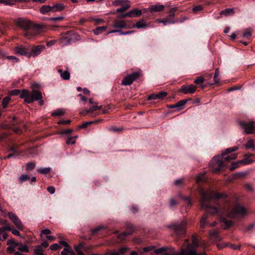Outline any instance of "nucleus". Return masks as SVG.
Segmentation results:
<instances>
[{"mask_svg": "<svg viewBox=\"0 0 255 255\" xmlns=\"http://www.w3.org/2000/svg\"><path fill=\"white\" fill-rule=\"evenodd\" d=\"M166 250V249L165 248H160L159 249H156L154 252L156 254H159V253H163L164 251H165Z\"/></svg>", "mask_w": 255, "mask_h": 255, "instance_id": "obj_63", "label": "nucleus"}, {"mask_svg": "<svg viewBox=\"0 0 255 255\" xmlns=\"http://www.w3.org/2000/svg\"><path fill=\"white\" fill-rule=\"evenodd\" d=\"M65 112L62 109H58L51 113L52 116H61L64 115Z\"/></svg>", "mask_w": 255, "mask_h": 255, "instance_id": "obj_31", "label": "nucleus"}, {"mask_svg": "<svg viewBox=\"0 0 255 255\" xmlns=\"http://www.w3.org/2000/svg\"><path fill=\"white\" fill-rule=\"evenodd\" d=\"M107 29L106 26H99L97 27L95 29L93 30L94 33L96 35H99L102 32L105 31Z\"/></svg>", "mask_w": 255, "mask_h": 255, "instance_id": "obj_30", "label": "nucleus"}, {"mask_svg": "<svg viewBox=\"0 0 255 255\" xmlns=\"http://www.w3.org/2000/svg\"><path fill=\"white\" fill-rule=\"evenodd\" d=\"M130 17H135L140 16L142 11L138 8H134L129 11Z\"/></svg>", "mask_w": 255, "mask_h": 255, "instance_id": "obj_17", "label": "nucleus"}, {"mask_svg": "<svg viewBox=\"0 0 255 255\" xmlns=\"http://www.w3.org/2000/svg\"><path fill=\"white\" fill-rule=\"evenodd\" d=\"M133 27L138 29L144 28L147 27V24L144 20L141 19L134 24Z\"/></svg>", "mask_w": 255, "mask_h": 255, "instance_id": "obj_20", "label": "nucleus"}, {"mask_svg": "<svg viewBox=\"0 0 255 255\" xmlns=\"http://www.w3.org/2000/svg\"><path fill=\"white\" fill-rule=\"evenodd\" d=\"M71 39L68 36H64L59 40L60 44L62 46H65L70 43Z\"/></svg>", "mask_w": 255, "mask_h": 255, "instance_id": "obj_22", "label": "nucleus"}, {"mask_svg": "<svg viewBox=\"0 0 255 255\" xmlns=\"http://www.w3.org/2000/svg\"><path fill=\"white\" fill-rule=\"evenodd\" d=\"M129 249L128 247H125L121 248L119 249L118 251H114V252L117 255H125V254L128 252Z\"/></svg>", "mask_w": 255, "mask_h": 255, "instance_id": "obj_25", "label": "nucleus"}, {"mask_svg": "<svg viewBox=\"0 0 255 255\" xmlns=\"http://www.w3.org/2000/svg\"><path fill=\"white\" fill-rule=\"evenodd\" d=\"M177 204V202H176L173 199H170L169 200V205L170 207H173L174 206Z\"/></svg>", "mask_w": 255, "mask_h": 255, "instance_id": "obj_62", "label": "nucleus"}, {"mask_svg": "<svg viewBox=\"0 0 255 255\" xmlns=\"http://www.w3.org/2000/svg\"><path fill=\"white\" fill-rule=\"evenodd\" d=\"M167 93L166 92L161 91L157 94H152L149 95L147 97L148 100H163L166 96Z\"/></svg>", "mask_w": 255, "mask_h": 255, "instance_id": "obj_11", "label": "nucleus"}, {"mask_svg": "<svg viewBox=\"0 0 255 255\" xmlns=\"http://www.w3.org/2000/svg\"><path fill=\"white\" fill-rule=\"evenodd\" d=\"M50 171V168L49 167H45V168H41L38 170V172L42 174H47L49 173Z\"/></svg>", "mask_w": 255, "mask_h": 255, "instance_id": "obj_43", "label": "nucleus"}, {"mask_svg": "<svg viewBox=\"0 0 255 255\" xmlns=\"http://www.w3.org/2000/svg\"><path fill=\"white\" fill-rule=\"evenodd\" d=\"M21 98L24 99L26 103H31L35 101L42 99L41 93L37 90H33L31 93L26 90H23L20 95Z\"/></svg>", "mask_w": 255, "mask_h": 255, "instance_id": "obj_2", "label": "nucleus"}, {"mask_svg": "<svg viewBox=\"0 0 255 255\" xmlns=\"http://www.w3.org/2000/svg\"><path fill=\"white\" fill-rule=\"evenodd\" d=\"M52 12H56L61 11L64 9L65 6L61 3H56L54 4L52 6Z\"/></svg>", "mask_w": 255, "mask_h": 255, "instance_id": "obj_16", "label": "nucleus"}, {"mask_svg": "<svg viewBox=\"0 0 255 255\" xmlns=\"http://www.w3.org/2000/svg\"><path fill=\"white\" fill-rule=\"evenodd\" d=\"M116 32H119L120 35H127V34H129L133 33L134 31H126V32H123L119 29H115V30L109 31L108 32L107 34H109L111 33H116Z\"/></svg>", "mask_w": 255, "mask_h": 255, "instance_id": "obj_24", "label": "nucleus"}, {"mask_svg": "<svg viewBox=\"0 0 255 255\" xmlns=\"http://www.w3.org/2000/svg\"><path fill=\"white\" fill-rule=\"evenodd\" d=\"M66 143L67 144H74L75 143V140L73 139V138L72 137H70L67 139V140L66 141Z\"/></svg>", "mask_w": 255, "mask_h": 255, "instance_id": "obj_55", "label": "nucleus"}, {"mask_svg": "<svg viewBox=\"0 0 255 255\" xmlns=\"http://www.w3.org/2000/svg\"><path fill=\"white\" fill-rule=\"evenodd\" d=\"M238 149V147H232L226 149L224 152H223L220 156L222 158H224V161H230L232 160L235 159L237 157V154H232L231 155H227L228 154L236 151Z\"/></svg>", "mask_w": 255, "mask_h": 255, "instance_id": "obj_7", "label": "nucleus"}, {"mask_svg": "<svg viewBox=\"0 0 255 255\" xmlns=\"http://www.w3.org/2000/svg\"><path fill=\"white\" fill-rule=\"evenodd\" d=\"M252 161H249L248 162L245 161V160H240L236 162H233L232 164V166L230 168L231 170H234L236 168L239 166V164H248L250 163H251Z\"/></svg>", "mask_w": 255, "mask_h": 255, "instance_id": "obj_21", "label": "nucleus"}, {"mask_svg": "<svg viewBox=\"0 0 255 255\" xmlns=\"http://www.w3.org/2000/svg\"><path fill=\"white\" fill-rule=\"evenodd\" d=\"M164 5L163 4H154L149 7V10L151 12H159L164 10Z\"/></svg>", "mask_w": 255, "mask_h": 255, "instance_id": "obj_15", "label": "nucleus"}, {"mask_svg": "<svg viewBox=\"0 0 255 255\" xmlns=\"http://www.w3.org/2000/svg\"><path fill=\"white\" fill-rule=\"evenodd\" d=\"M204 179V174L203 173L200 174L198 175L196 178L197 182H200Z\"/></svg>", "mask_w": 255, "mask_h": 255, "instance_id": "obj_53", "label": "nucleus"}, {"mask_svg": "<svg viewBox=\"0 0 255 255\" xmlns=\"http://www.w3.org/2000/svg\"><path fill=\"white\" fill-rule=\"evenodd\" d=\"M102 106H98L96 103L93 104V106L90 108L89 110L87 111V112H90L93 111H96L99 109H102Z\"/></svg>", "mask_w": 255, "mask_h": 255, "instance_id": "obj_42", "label": "nucleus"}, {"mask_svg": "<svg viewBox=\"0 0 255 255\" xmlns=\"http://www.w3.org/2000/svg\"><path fill=\"white\" fill-rule=\"evenodd\" d=\"M60 248V246L58 244H54L52 245L50 247V249L53 251L57 250Z\"/></svg>", "mask_w": 255, "mask_h": 255, "instance_id": "obj_52", "label": "nucleus"}, {"mask_svg": "<svg viewBox=\"0 0 255 255\" xmlns=\"http://www.w3.org/2000/svg\"><path fill=\"white\" fill-rule=\"evenodd\" d=\"M8 216L18 229L20 230L23 229V225L22 222L12 212H9L8 213Z\"/></svg>", "mask_w": 255, "mask_h": 255, "instance_id": "obj_8", "label": "nucleus"}, {"mask_svg": "<svg viewBox=\"0 0 255 255\" xmlns=\"http://www.w3.org/2000/svg\"><path fill=\"white\" fill-rule=\"evenodd\" d=\"M156 21L158 23H162L164 25H166L169 24H173V23H175L174 20L169 19H164V20H162L161 19H157L156 20Z\"/></svg>", "mask_w": 255, "mask_h": 255, "instance_id": "obj_28", "label": "nucleus"}, {"mask_svg": "<svg viewBox=\"0 0 255 255\" xmlns=\"http://www.w3.org/2000/svg\"><path fill=\"white\" fill-rule=\"evenodd\" d=\"M7 237V235L4 231V229L0 228V240L4 241Z\"/></svg>", "mask_w": 255, "mask_h": 255, "instance_id": "obj_33", "label": "nucleus"}, {"mask_svg": "<svg viewBox=\"0 0 255 255\" xmlns=\"http://www.w3.org/2000/svg\"><path fill=\"white\" fill-rule=\"evenodd\" d=\"M251 36V32L249 30H247L243 34V36L245 38L250 37Z\"/></svg>", "mask_w": 255, "mask_h": 255, "instance_id": "obj_56", "label": "nucleus"}, {"mask_svg": "<svg viewBox=\"0 0 255 255\" xmlns=\"http://www.w3.org/2000/svg\"><path fill=\"white\" fill-rule=\"evenodd\" d=\"M35 164L34 163L30 162L26 164V170H31L34 168Z\"/></svg>", "mask_w": 255, "mask_h": 255, "instance_id": "obj_48", "label": "nucleus"}, {"mask_svg": "<svg viewBox=\"0 0 255 255\" xmlns=\"http://www.w3.org/2000/svg\"><path fill=\"white\" fill-rule=\"evenodd\" d=\"M155 248V246H148V247L143 248V250L144 252H149V251L154 249Z\"/></svg>", "mask_w": 255, "mask_h": 255, "instance_id": "obj_51", "label": "nucleus"}, {"mask_svg": "<svg viewBox=\"0 0 255 255\" xmlns=\"http://www.w3.org/2000/svg\"><path fill=\"white\" fill-rule=\"evenodd\" d=\"M239 125L242 128L244 129V132L247 134H253L255 133V122H251L249 123H245L243 122H240Z\"/></svg>", "mask_w": 255, "mask_h": 255, "instance_id": "obj_5", "label": "nucleus"}, {"mask_svg": "<svg viewBox=\"0 0 255 255\" xmlns=\"http://www.w3.org/2000/svg\"><path fill=\"white\" fill-rule=\"evenodd\" d=\"M44 46L41 45H38L32 49L31 53L29 54L28 56H36L41 52V51L44 49Z\"/></svg>", "mask_w": 255, "mask_h": 255, "instance_id": "obj_12", "label": "nucleus"}, {"mask_svg": "<svg viewBox=\"0 0 255 255\" xmlns=\"http://www.w3.org/2000/svg\"><path fill=\"white\" fill-rule=\"evenodd\" d=\"M214 80L215 83H218L219 82V71L217 69L216 70V72H215L214 76Z\"/></svg>", "mask_w": 255, "mask_h": 255, "instance_id": "obj_49", "label": "nucleus"}, {"mask_svg": "<svg viewBox=\"0 0 255 255\" xmlns=\"http://www.w3.org/2000/svg\"><path fill=\"white\" fill-rule=\"evenodd\" d=\"M20 91L18 89H14L10 91L9 94L11 96H16L18 94H21Z\"/></svg>", "mask_w": 255, "mask_h": 255, "instance_id": "obj_46", "label": "nucleus"}, {"mask_svg": "<svg viewBox=\"0 0 255 255\" xmlns=\"http://www.w3.org/2000/svg\"><path fill=\"white\" fill-rule=\"evenodd\" d=\"M197 87L194 85H182L180 89V92L184 94H193L196 90Z\"/></svg>", "mask_w": 255, "mask_h": 255, "instance_id": "obj_9", "label": "nucleus"}, {"mask_svg": "<svg viewBox=\"0 0 255 255\" xmlns=\"http://www.w3.org/2000/svg\"><path fill=\"white\" fill-rule=\"evenodd\" d=\"M44 250L41 249V246H35L34 250L33 255H46L44 254Z\"/></svg>", "mask_w": 255, "mask_h": 255, "instance_id": "obj_26", "label": "nucleus"}, {"mask_svg": "<svg viewBox=\"0 0 255 255\" xmlns=\"http://www.w3.org/2000/svg\"><path fill=\"white\" fill-rule=\"evenodd\" d=\"M223 223H224V224L226 225V228L230 227L232 224L231 222L227 221L226 220H224L223 221Z\"/></svg>", "mask_w": 255, "mask_h": 255, "instance_id": "obj_64", "label": "nucleus"}, {"mask_svg": "<svg viewBox=\"0 0 255 255\" xmlns=\"http://www.w3.org/2000/svg\"><path fill=\"white\" fill-rule=\"evenodd\" d=\"M132 232H125L123 233L122 234L119 235L118 236V238L121 240H124L126 239V237L130 234H131Z\"/></svg>", "mask_w": 255, "mask_h": 255, "instance_id": "obj_36", "label": "nucleus"}, {"mask_svg": "<svg viewBox=\"0 0 255 255\" xmlns=\"http://www.w3.org/2000/svg\"><path fill=\"white\" fill-rule=\"evenodd\" d=\"M247 213V210L243 206H236L232 211L228 214L230 218H237L244 216Z\"/></svg>", "mask_w": 255, "mask_h": 255, "instance_id": "obj_4", "label": "nucleus"}, {"mask_svg": "<svg viewBox=\"0 0 255 255\" xmlns=\"http://www.w3.org/2000/svg\"><path fill=\"white\" fill-rule=\"evenodd\" d=\"M16 24L24 30H27L32 27L30 21L22 18H18L16 21Z\"/></svg>", "mask_w": 255, "mask_h": 255, "instance_id": "obj_10", "label": "nucleus"}, {"mask_svg": "<svg viewBox=\"0 0 255 255\" xmlns=\"http://www.w3.org/2000/svg\"><path fill=\"white\" fill-rule=\"evenodd\" d=\"M173 255H197V253L192 250H182L180 254H174Z\"/></svg>", "mask_w": 255, "mask_h": 255, "instance_id": "obj_18", "label": "nucleus"}, {"mask_svg": "<svg viewBox=\"0 0 255 255\" xmlns=\"http://www.w3.org/2000/svg\"><path fill=\"white\" fill-rule=\"evenodd\" d=\"M210 236L214 239H218V232L216 230H214L210 232Z\"/></svg>", "mask_w": 255, "mask_h": 255, "instance_id": "obj_40", "label": "nucleus"}, {"mask_svg": "<svg viewBox=\"0 0 255 255\" xmlns=\"http://www.w3.org/2000/svg\"><path fill=\"white\" fill-rule=\"evenodd\" d=\"M210 167L214 172L222 170L224 167V164L221 156H215L210 163Z\"/></svg>", "mask_w": 255, "mask_h": 255, "instance_id": "obj_3", "label": "nucleus"}, {"mask_svg": "<svg viewBox=\"0 0 255 255\" xmlns=\"http://www.w3.org/2000/svg\"><path fill=\"white\" fill-rule=\"evenodd\" d=\"M207 215L205 214L200 220V226L201 228H204L207 224Z\"/></svg>", "mask_w": 255, "mask_h": 255, "instance_id": "obj_37", "label": "nucleus"}, {"mask_svg": "<svg viewBox=\"0 0 255 255\" xmlns=\"http://www.w3.org/2000/svg\"><path fill=\"white\" fill-rule=\"evenodd\" d=\"M74 249L78 255H85L81 251V249L79 248V247H74Z\"/></svg>", "mask_w": 255, "mask_h": 255, "instance_id": "obj_57", "label": "nucleus"}, {"mask_svg": "<svg viewBox=\"0 0 255 255\" xmlns=\"http://www.w3.org/2000/svg\"><path fill=\"white\" fill-rule=\"evenodd\" d=\"M40 11L42 14H45L48 12H52V7L49 5H44L40 8Z\"/></svg>", "mask_w": 255, "mask_h": 255, "instance_id": "obj_23", "label": "nucleus"}, {"mask_svg": "<svg viewBox=\"0 0 255 255\" xmlns=\"http://www.w3.org/2000/svg\"><path fill=\"white\" fill-rule=\"evenodd\" d=\"M47 191L51 194L54 193L55 191V188L53 186H49L47 188Z\"/></svg>", "mask_w": 255, "mask_h": 255, "instance_id": "obj_61", "label": "nucleus"}, {"mask_svg": "<svg viewBox=\"0 0 255 255\" xmlns=\"http://www.w3.org/2000/svg\"><path fill=\"white\" fill-rule=\"evenodd\" d=\"M71 123V121L68 120H61V121H60L58 122V124H60V125H66V124H69Z\"/></svg>", "mask_w": 255, "mask_h": 255, "instance_id": "obj_59", "label": "nucleus"}, {"mask_svg": "<svg viewBox=\"0 0 255 255\" xmlns=\"http://www.w3.org/2000/svg\"><path fill=\"white\" fill-rule=\"evenodd\" d=\"M29 178L28 176L26 174H23L21 176L19 177V180L20 183H22L24 181L29 179Z\"/></svg>", "mask_w": 255, "mask_h": 255, "instance_id": "obj_47", "label": "nucleus"}, {"mask_svg": "<svg viewBox=\"0 0 255 255\" xmlns=\"http://www.w3.org/2000/svg\"><path fill=\"white\" fill-rule=\"evenodd\" d=\"M114 28L116 29L126 28L127 25L125 20H119L115 21L113 25Z\"/></svg>", "mask_w": 255, "mask_h": 255, "instance_id": "obj_14", "label": "nucleus"}, {"mask_svg": "<svg viewBox=\"0 0 255 255\" xmlns=\"http://www.w3.org/2000/svg\"><path fill=\"white\" fill-rule=\"evenodd\" d=\"M126 3H128V0H115L113 2V4L115 5L118 6V5H121L123 6L125 5Z\"/></svg>", "mask_w": 255, "mask_h": 255, "instance_id": "obj_35", "label": "nucleus"}, {"mask_svg": "<svg viewBox=\"0 0 255 255\" xmlns=\"http://www.w3.org/2000/svg\"><path fill=\"white\" fill-rule=\"evenodd\" d=\"M204 81V79L203 77L200 76L197 78L194 81V82L196 84H200L202 83Z\"/></svg>", "mask_w": 255, "mask_h": 255, "instance_id": "obj_45", "label": "nucleus"}, {"mask_svg": "<svg viewBox=\"0 0 255 255\" xmlns=\"http://www.w3.org/2000/svg\"><path fill=\"white\" fill-rule=\"evenodd\" d=\"M245 188L249 191H253V187L252 185H251L250 184H249V183L246 184L245 185Z\"/></svg>", "mask_w": 255, "mask_h": 255, "instance_id": "obj_60", "label": "nucleus"}, {"mask_svg": "<svg viewBox=\"0 0 255 255\" xmlns=\"http://www.w3.org/2000/svg\"><path fill=\"white\" fill-rule=\"evenodd\" d=\"M130 7V5L129 4V3H126L125 5L122 6L121 8L117 9L116 11L117 12H123L127 9H128Z\"/></svg>", "mask_w": 255, "mask_h": 255, "instance_id": "obj_32", "label": "nucleus"}, {"mask_svg": "<svg viewBox=\"0 0 255 255\" xmlns=\"http://www.w3.org/2000/svg\"><path fill=\"white\" fill-rule=\"evenodd\" d=\"M246 148H253L254 150H255V146L254 144V141L253 139L249 140L248 142L245 145Z\"/></svg>", "mask_w": 255, "mask_h": 255, "instance_id": "obj_34", "label": "nucleus"}, {"mask_svg": "<svg viewBox=\"0 0 255 255\" xmlns=\"http://www.w3.org/2000/svg\"><path fill=\"white\" fill-rule=\"evenodd\" d=\"M200 193L202 195V198L200 200V204L202 209L208 208V212L211 214H214L218 212L216 207H211L209 206V203L214 198L219 199L221 198L223 195L217 193L214 196V191L211 190L205 191L203 189L200 190Z\"/></svg>", "mask_w": 255, "mask_h": 255, "instance_id": "obj_1", "label": "nucleus"}, {"mask_svg": "<svg viewBox=\"0 0 255 255\" xmlns=\"http://www.w3.org/2000/svg\"><path fill=\"white\" fill-rule=\"evenodd\" d=\"M14 51L15 53L20 55H26L28 54L26 48L20 45L15 47Z\"/></svg>", "mask_w": 255, "mask_h": 255, "instance_id": "obj_13", "label": "nucleus"}, {"mask_svg": "<svg viewBox=\"0 0 255 255\" xmlns=\"http://www.w3.org/2000/svg\"><path fill=\"white\" fill-rule=\"evenodd\" d=\"M17 250L23 253H28L29 252V249L26 245L19 246L17 248Z\"/></svg>", "mask_w": 255, "mask_h": 255, "instance_id": "obj_39", "label": "nucleus"}, {"mask_svg": "<svg viewBox=\"0 0 255 255\" xmlns=\"http://www.w3.org/2000/svg\"><path fill=\"white\" fill-rule=\"evenodd\" d=\"M102 120H95L93 122H86L85 123H83L82 125H81L79 128H85L87 127L88 126L91 125L92 124H98L100 123L101 121H102Z\"/></svg>", "mask_w": 255, "mask_h": 255, "instance_id": "obj_29", "label": "nucleus"}, {"mask_svg": "<svg viewBox=\"0 0 255 255\" xmlns=\"http://www.w3.org/2000/svg\"><path fill=\"white\" fill-rule=\"evenodd\" d=\"M58 72L60 74L61 77L63 80H67L69 79L70 74L68 71H63L62 70L59 69Z\"/></svg>", "mask_w": 255, "mask_h": 255, "instance_id": "obj_19", "label": "nucleus"}, {"mask_svg": "<svg viewBox=\"0 0 255 255\" xmlns=\"http://www.w3.org/2000/svg\"><path fill=\"white\" fill-rule=\"evenodd\" d=\"M0 3H3L5 5H10L12 4L11 0H1Z\"/></svg>", "mask_w": 255, "mask_h": 255, "instance_id": "obj_58", "label": "nucleus"}, {"mask_svg": "<svg viewBox=\"0 0 255 255\" xmlns=\"http://www.w3.org/2000/svg\"><path fill=\"white\" fill-rule=\"evenodd\" d=\"M203 10V6L201 5L196 6L193 8V11L195 12L200 11Z\"/></svg>", "mask_w": 255, "mask_h": 255, "instance_id": "obj_50", "label": "nucleus"}, {"mask_svg": "<svg viewBox=\"0 0 255 255\" xmlns=\"http://www.w3.org/2000/svg\"><path fill=\"white\" fill-rule=\"evenodd\" d=\"M234 10L233 8H226L224 10H222L220 12V14L228 16L230 14H233Z\"/></svg>", "mask_w": 255, "mask_h": 255, "instance_id": "obj_27", "label": "nucleus"}, {"mask_svg": "<svg viewBox=\"0 0 255 255\" xmlns=\"http://www.w3.org/2000/svg\"><path fill=\"white\" fill-rule=\"evenodd\" d=\"M74 254V252L71 248H64L61 253V255H69L68 254Z\"/></svg>", "mask_w": 255, "mask_h": 255, "instance_id": "obj_38", "label": "nucleus"}, {"mask_svg": "<svg viewBox=\"0 0 255 255\" xmlns=\"http://www.w3.org/2000/svg\"><path fill=\"white\" fill-rule=\"evenodd\" d=\"M9 101H10V98L8 97H5L3 99L2 105V107L3 108H5L7 107Z\"/></svg>", "mask_w": 255, "mask_h": 255, "instance_id": "obj_44", "label": "nucleus"}, {"mask_svg": "<svg viewBox=\"0 0 255 255\" xmlns=\"http://www.w3.org/2000/svg\"><path fill=\"white\" fill-rule=\"evenodd\" d=\"M51 234V231L49 229H46L44 230H43L41 232V237H42V235H49Z\"/></svg>", "mask_w": 255, "mask_h": 255, "instance_id": "obj_54", "label": "nucleus"}, {"mask_svg": "<svg viewBox=\"0 0 255 255\" xmlns=\"http://www.w3.org/2000/svg\"><path fill=\"white\" fill-rule=\"evenodd\" d=\"M186 103V101L185 100L180 101L176 104V106L177 108H179V110H181L183 109V106L185 105Z\"/></svg>", "mask_w": 255, "mask_h": 255, "instance_id": "obj_41", "label": "nucleus"}, {"mask_svg": "<svg viewBox=\"0 0 255 255\" xmlns=\"http://www.w3.org/2000/svg\"><path fill=\"white\" fill-rule=\"evenodd\" d=\"M139 75L140 73L138 72H135L131 74H128L122 80V84L125 86L130 85L133 81L139 78Z\"/></svg>", "mask_w": 255, "mask_h": 255, "instance_id": "obj_6", "label": "nucleus"}]
</instances>
